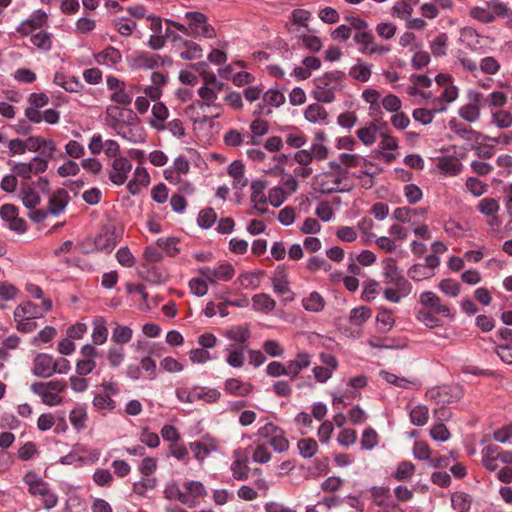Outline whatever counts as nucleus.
<instances>
[{"label": "nucleus", "instance_id": "1", "mask_svg": "<svg viewBox=\"0 0 512 512\" xmlns=\"http://www.w3.org/2000/svg\"><path fill=\"white\" fill-rule=\"evenodd\" d=\"M331 171L317 174L313 179V189L322 194L348 192L354 184L348 176V171L340 164L331 162Z\"/></svg>", "mask_w": 512, "mask_h": 512}, {"label": "nucleus", "instance_id": "2", "mask_svg": "<svg viewBox=\"0 0 512 512\" xmlns=\"http://www.w3.org/2000/svg\"><path fill=\"white\" fill-rule=\"evenodd\" d=\"M312 96L322 103H331L335 100L336 92L344 87V74L340 71H331L316 77L313 80Z\"/></svg>", "mask_w": 512, "mask_h": 512}, {"label": "nucleus", "instance_id": "3", "mask_svg": "<svg viewBox=\"0 0 512 512\" xmlns=\"http://www.w3.org/2000/svg\"><path fill=\"white\" fill-rule=\"evenodd\" d=\"M67 389L64 380H51L47 382H34L30 385L33 394L39 396L43 404L54 407L64 402L63 393Z\"/></svg>", "mask_w": 512, "mask_h": 512}, {"label": "nucleus", "instance_id": "4", "mask_svg": "<svg viewBox=\"0 0 512 512\" xmlns=\"http://www.w3.org/2000/svg\"><path fill=\"white\" fill-rule=\"evenodd\" d=\"M176 398L182 403L192 404L197 400L205 403H216L221 398V392L216 388L194 385L191 388L178 387L175 390Z\"/></svg>", "mask_w": 512, "mask_h": 512}, {"label": "nucleus", "instance_id": "5", "mask_svg": "<svg viewBox=\"0 0 512 512\" xmlns=\"http://www.w3.org/2000/svg\"><path fill=\"white\" fill-rule=\"evenodd\" d=\"M184 18L189 22L191 37L207 39L216 37V31L214 27L208 23V18L204 13L188 11L185 13Z\"/></svg>", "mask_w": 512, "mask_h": 512}, {"label": "nucleus", "instance_id": "6", "mask_svg": "<svg viewBox=\"0 0 512 512\" xmlns=\"http://www.w3.org/2000/svg\"><path fill=\"white\" fill-rule=\"evenodd\" d=\"M258 436L266 439L275 452L282 453L289 449V441L282 429L272 423H267L258 429Z\"/></svg>", "mask_w": 512, "mask_h": 512}, {"label": "nucleus", "instance_id": "7", "mask_svg": "<svg viewBox=\"0 0 512 512\" xmlns=\"http://www.w3.org/2000/svg\"><path fill=\"white\" fill-rule=\"evenodd\" d=\"M26 151L38 152L34 158H42L49 163L53 159L54 152L57 149L56 142L51 138L42 136H29L25 140Z\"/></svg>", "mask_w": 512, "mask_h": 512}, {"label": "nucleus", "instance_id": "8", "mask_svg": "<svg viewBox=\"0 0 512 512\" xmlns=\"http://www.w3.org/2000/svg\"><path fill=\"white\" fill-rule=\"evenodd\" d=\"M127 120L122 126H116L117 135L126 139L129 142L138 143L144 141V135L142 132V128L139 125V119L133 111L128 110Z\"/></svg>", "mask_w": 512, "mask_h": 512}, {"label": "nucleus", "instance_id": "9", "mask_svg": "<svg viewBox=\"0 0 512 512\" xmlns=\"http://www.w3.org/2000/svg\"><path fill=\"white\" fill-rule=\"evenodd\" d=\"M198 272L212 285L218 282H228L235 275V269L229 263H222L216 267L204 266L199 268Z\"/></svg>", "mask_w": 512, "mask_h": 512}, {"label": "nucleus", "instance_id": "10", "mask_svg": "<svg viewBox=\"0 0 512 512\" xmlns=\"http://www.w3.org/2000/svg\"><path fill=\"white\" fill-rule=\"evenodd\" d=\"M48 169V162L42 158H32L29 162H17L12 165L11 171L18 178L30 179L33 175H39Z\"/></svg>", "mask_w": 512, "mask_h": 512}, {"label": "nucleus", "instance_id": "11", "mask_svg": "<svg viewBox=\"0 0 512 512\" xmlns=\"http://www.w3.org/2000/svg\"><path fill=\"white\" fill-rule=\"evenodd\" d=\"M285 102V96L276 89H269L263 94L262 102L258 104L255 114L267 116L272 113V108H278Z\"/></svg>", "mask_w": 512, "mask_h": 512}, {"label": "nucleus", "instance_id": "12", "mask_svg": "<svg viewBox=\"0 0 512 512\" xmlns=\"http://www.w3.org/2000/svg\"><path fill=\"white\" fill-rule=\"evenodd\" d=\"M382 275L385 285L399 286L410 284L409 281L401 274L397 261L394 258H385L382 261Z\"/></svg>", "mask_w": 512, "mask_h": 512}, {"label": "nucleus", "instance_id": "13", "mask_svg": "<svg viewBox=\"0 0 512 512\" xmlns=\"http://www.w3.org/2000/svg\"><path fill=\"white\" fill-rule=\"evenodd\" d=\"M48 23V14L41 10H35L31 15L23 20L17 27V32L21 36H28L32 34L35 29L43 28Z\"/></svg>", "mask_w": 512, "mask_h": 512}, {"label": "nucleus", "instance_id": "14", "mask_svg": "<svg viewBox=\"0 0 512 512\" xmlns=\"http://www.w3.org/2000/svg\"><path fill=\"white\" fill-rule=\"evenodd\" d=\"M131 170L132 164L127 158L116 157L111 164L109 179L113 184L121 186L127 181L128 174Z\"/></svg>", "mask_w": 512, "mask_h": 512}, {"label": "nucleus", "instance_id": "15", "mask_svg": "<svg viewBox=\"0 0 512 512\" xmlns=\"http://www.w3.org/2000/svg\"><path fill=\"white\" fill-rule=\"evenodd\" d=\"M223 389L227 395L236 397H247L253 390L254 385L249 381H243L240 378L230 377L223 382Z\"/></svg>", "mask_w": 512, "mask_h": 512}, {"label": "nucleus", "instance_id": "16", "mask_svg": "<svg viewBox=\"0 0 512 512\" xmlns=\"http://www.w3.org/2000/svg\"><path fill=\"white\" fill-rule=\"evenodd\" d=\"M420 303L432 309L435 313L440 314L446 318H453L454 315L448 305L441 304V299L432 291L422 292L419 296Z\"/></svg>", "mask_w": 512, "mask_h": 512}, {"label": "nucleus", "instance_id": "17", "mask_svg": "<svg viewBox=\"0 0 512 512\" xmlns=\"http://www.w3.org/2000/svg\"><path fill=\"white\" fill-rule=\"evenodd\" d=\"M230 470L235 480L246 481L249 478V460L247 455L240 449L233 452V462L231 463Z\"/></svg>", "mask_w": 512, "mask_h": 512}, {"label": "nucleus", "instance_id": "18", "mask_svg": "<svg viewBox=\"0 0 512 512\" xmlns=\"http://www.w3.org/2000/svg\"><path fill=\"white\" fill-rule=\"evenodd\" d=\"M172 41L177 43L180 49L179 56L183 60H195L202 57L203 49L198 43L183 39L178 35H173Z\"/></svg>", "mask_w": 512, "mask_h": 512}, {"label": "nucleus", "instance_id": "19", "mask_svg": "<svg viewBox=\"0 0 512 512\" xmlns=\"http://www.w3.org/2000/svg\"><path fill=\"white\" fill-rule=\"evenodd\" d=\"M33 375L42 378H49L55 374L54 358L46 353H39L33 360Z\"/></svg>", "mask_w": 512, "mask_h": 512}, {"label": "nucleus", "instance_id": "20", "mask_svg": "<svg viewBox=\"0 0 512 512\" xmlns=\"http://www.w3.org/2000/svg\"><path fill=\"white\" fill-rule=\"evenodd\" d=\"M183 494L188 503H184L188 508H193L199 503V498L207 495V490L204 484L200 481L190 480L183 484Z\"/></svg>", "mask_w": 512, "mask_h": 512}, {"label": "nucleus", "instance_id": "21", "mask_svg": "<svg viewBox=\"0 0 512 512\" xmlns=\"http://www.w3.org/2000/svg\"><path fill=\"white\" fill-rule=\"evenodd\" d=\"M70 201L69 193L64 188H58L50 195L48 200V212L53 216L62 214Z\"/></svg>", "mask_w": 512, "mask_h": 512}, {"label": "nucleus", "instance_id": "22", "mask_svg": "<svg viewBox=\"0 0 512 512\" xmlns=\"http://www.w3.org/2000/svg\"><path fill=\"white\" fill-rule=\"evenodd\" d=\"M460 394L458 387L441 386L428 390L426 396L436 403L444 405L458 399Z\"/></svg>", "mask_w": 512, "mask_h": 512}, {"label": "nucleus", "instance_id": "23", "mask_svg": "<svg viewBox=\"0 0 512 512\" xmlns=\"http://www.w3.org/2000/svg\"><path fill=\"white\" fill-rule=\"evenodd\" d=\"M94 59L96 63L101 66H105L109 69H116L117 65L122 62V54L118 49L108 46L102 51L96 53L94 55Z\"/></svg>", "mask_w": 512, "mask_h": 512}, {"label": "nucleus", "instance_id": "24", "mask_svg": "<svg viewBox=\"0 0 512 512\" xmlns=\"http://www.w3.org/2000/svg\"><path fill=\"white\" fill-rule=\"evenodd\" d=\"M246 346L228 344L224 348L225 362L234 369H241L245 364Z\"/></svg>", "mask_w": 512, "mask_h": 512}, {"label": "nucleus", "instance_id": "25", "mask_svg": "<svg viewBox=\"0 0 512 512\" xmlns=\"http://www.w3.org/2000/svg\"><path fill=\"white\" fill-rule=\"evenodd\" d=\"M312 362V355L306 351L298 352L295 359L287 362L289 377L294 379L303 370L308 368Z\"/></svg>", "mask_w": 512, "mask_h": 512}, {"label": "nucleus", "instance_id": "26", "mask_svg": "<svg viewBox=\"0 0 512 512\" xmlns=\"http://www.w3.org/2000/svg\"><path fill=\"white\" fill-rule=\"evenodd\" d=\"M225 336L232 343L239 346H246L251 337V331L247 324L235 325L227 329Z\"/></svg>", "mask_w": 512, "mask_h": 512}, {"label": "nucleus", "instance_id": "27", "mask_svg": "<svg viewBox=\"0 0 512 512\" xmlns=\"http://www.w3.org/2000/svg\"><path fill=\"white\" fill-rule=\"evenodd\" d=\"M273 291L281 296L289 294L285 298V301H292L294 299V294L291 292L289 287V281L285 274L284 269L278 268L272 278Z\"/></svg>", "mask_w": 512, "mask_h": 512}, {"label": "nucleus", "instance_id": "28", "mask_svg": "<svg viewBox=\"0 0 512 512\" xmlns=\"http://www.w3.org/2000/svg\"><path fill=\"white\" fill-rule=\"evenodd\" d=\"M121 235L116 232V229H108L103 234H100L95 239L97 249L111 252L116 244L119 242Z\"/></svg>", "mask_w": 512, "mask_h": 512}, {"label": "nucleus", "instance_id": "29", "mask_svg": "<svg viewBox=\"0 0 512 512\" xmlns=\"http://www.w3.org/2000/svg\"><path fill=\"white\" fill-rule=\"evenodd\" d=\"M169 116V110L165 104L162 102H157L152 107V118L150 120V125L154 129L158 131H163L166 129V123Z\"/></svg>", "mask_w": 512, "mask_h": 512}, {"label": "nucleus", "instance_id": "30", "mask_svg": "<svg viewBox=\"0 0 512 512\" xmlns=\"http://www.w3.org/2000/svg\"><path fill=\"white\" fill-rule=\"evenodd\" d=\"M411 290V284H399V286L386 285L385 289L383 290V296L389 302L399 303L402 298L408 296L411 293Z\"/></svg>", "mask_w": 512, "mask_h": 512}, {"label": "nucleus", "instance_id": "31", "mask_svg": "<svg viewBox=\"0 0 512 512\" xmlns=\"http://www.w3.org/2000/svg\"><path fill=\"white\" fill-rule=\"evenodd\" d=\"M20 193L22 202L28 209L35 208L41 202V197L32 184L23 183L20 188Z\"/></svg>", "mask_w": 512, "mask_h": 512}, {"label": "nucleus", "instance_id": "32", "mask_svg": "<svg viewBox=\"0 0 512 512\" xmlns=\"http://www.w3.org/2000/svg\"><path fill=\"white\" fill-rule=\"evenodd\" d=\"M134 66L138 69H153L162 65L160 56L141 52L133 57Z\"/></svg>", "mask_w": 512, "mask_h": 512}, {"label": "nucleus", "instance_id": "33", "mask_svg": "<svg viewBox=\"0 0 512 512\" xmlns=\"http://www.w3.org/2000/svg\"><path fill=\"white\" fill-rule=\"evenodd\" d=\"M20 290L9 281H0V309H6V303L15 301Z\"/></svg>", "mask_w": 512, "mask_h": 512}, {"label": "nucleus", "instance_id": "34", "mask_svg": "<svg viewBox=\"0 0 512 512\" xmlns=\"http://www.w3.org/2000/svg\"><path fill=\"white\" fill-rule=\"evenodd\" d=\"M223 89L218 87H200L198 89V96L200 97L199 107L204 108L214 105L218 101L219 94Z\"/></svg>", "mask_w": 512, "mask_h": 512}, {"label": "nucleus", "instance_id": "35", "mask_svg": "<svg viewBox=\"0 0 512 512\" xmlns=\"http://www.w3.org/2000/svg\"><path fill=\"white\" fill-rule=\"evenodd\" d=\"M437 167L446 175L456 176L462 171L463 165L457 158L446 156L438 160Z\"/></svg>", "mask_w": 512, "mask_h": 512}, {"label": "nucleus", "instance_id": "36", "mask_svg": "<svg viewBox=\"0 0 512 512\" xmlns=\"http://www.w3.org/2000/svg\"><path fill=\"white\" fill-rule=\"evenodd\" d=\"M42 315L37 305L30 301L19 304L13 312L14 318H19L20 320L23 318L36 319Z\"/></svg>", "mask_w": 512, "mask_h": 512}, {"label": "nucleus", "instance_id": "37", "mask_svg": "<svg viewBox=\"0 0 512 512\" xmlns=\"http://www.w3.org/2000/svg\"><path fill=\"white\" fill-rule=\"evenodd\" d=\"M325 300L317 291L311 292L308 296L302 299V306L308 312L318 313L325 307Z\"/></svg>", "mask_w": 512, "mask_h": 512}, {"label": "nucleus", "instance_id": "38", "mask_svg": "<svg viewBox=\"0 0 512 512\" xmlns=\"http://www.w3.org/2000/svg\"><path fill=\"white\" fill-rule=\"evenodd\" d=\"M253 309L262 313H270L275 309L276 302L268 294L260 293L252 297Z\"/></svg>", "mask_w": 512, "mask_h": 512}, {"label": "nucleus", "instance_id": "39", "mask_svg": "<svg viewBox=\"0 0 512 512\" xmlns=\"http://www.w3.org/2000/svg\"><path fill=\"white\" fill-rule=\"evenodd\" d=\"M128 110H123L115 106H110L106 110L107 124L110 128L116 131V126L120 127L127 120Z\"/></svg>", "mask_w": 512, "mask_h": 512}, {"label": "nucleus", "instance_id": "40", "mask_svg": "<svg viewBox=\"0 0 512 512\" xmlns=\"http://www.w3.org/2000/svg\"><path fill=\"white\" fill-rule=\"evenodd\" d=\"M53 82L68 92H78L83 87L78 78L67 77L59 72L54 75Z\"/></svg>", "mask_w": 512, "mask_h": 512}, {"label": "nucleus", "instance_id": "41", "mask_svg": "<svg viewBox=\"0 0 512 512\" xmlns=\"http://www.w3.org/2000/svg\"><path fill=\"white\" fill-rule=\"evenodd\" d=\"M92 342L94 345H102L107 341L108 329L106 322L102 317L93 321Z\"/></svg>", "mask_w": 512, "mask_h": 512}, {"label": "nucleus", "instance_id": "42", "mask_svg": "<svg viewBox=\"0 0 512 512\" xmlns=\"http://www.w3.org/2000/svg\"><path fill=\"white\" fill-rule=\"evenodd\" d=\"M372 74L371 65L358 60L355 65L349 69V75L359 82H367Z\"/></svg>", "mask_w": 512, "mask_h": 512}, {"label": "nucleus", "instance_id": "43", "mask_svg": "<svg viewBox=\"0 0 512 512\" xmlns=\"http://www.w3.org/2000/svg\"><path fill=\"white\" fill-rule=\"evenodd\" d=\"M164 498L170 501H178L184 505L188 503L187 497L184 496L183 491L180 489L176 481H169L165 484L163 490Z\"/></svg>", "mask_w": 512, "mask_h": 512}, {"label": "nucleus", "instance_id": "44", "mask_svg": "<svg viewBox=\"0 0 512 512\" xmlns=\"http://www.w3.org/2000/svg\"><path fill=\"white\" fill-rule=\"evenodd\" d=\"M491 124L500 129L510 128L512 126V113L504 109L492 110Z\"/></svg>", "mask_w": 512, "mask_h": 512}, {"label": "nucleus", "instance_id": "45", "mask_svg": "<svg viewBox=\"0 0 512 512\" xmlns=\"http://www.w3.org/2000/svg\"><path fill=\"white\" fill-rule=\"evenodd\" d=\"M304 117L311 123H324L328 117V113L321 105L315 103L306 108Z\"/></svg>", "mask_w": 512, "mask_h": 512}, {"label": "nucleus", "instance_id": "46", "mask_svg": "<svg viewBox=\"0 0 512 512\" xmlns=\"http://www.w3.org/2000/svg\"><path fill=\"white\" fill-rule=\"evenodd\" d=\"M450 124L456 135L467 142L479 143L480 139L484 137L480 132H477L465 125H453V122H450Z\"/></svg>", "mask_w": 512, "mask_h": 512}, {"label": "nucleus", "instance_id": "47", "mask_svg": "<svg viewBox=\"0 0 512 512\" xmlns=\"http://www.w3.org/2000/svg\"><path fill=\"white\" fill-rule=\"evenodd\" d=\"M374 505L383 508L391 499L390 489L384 486H374L370 490Z\"/></svg>", "mask_w": 512, "mask_h": 512}, {"label": "nucleus", "instance_id": "48", "mask_svg": "<svg viewBox=\"0 0 512 512\" xmlns=\"http://www.w3.org/2000/svg\"><path fill=\"white\" fill-rule=\"evenodd\" d=\"M469 15L474 20L483 24H490L495 21V14L492 12V9L482 6H475L471 8Z\"/></svg>", "mask_w": 512, "mask_h": 512}, {"label": "nucleus", "instance_id": "49", "mask_svg": "<svg viewBox=\"0 0 512 512\" xmlns=\"http://www.w3.org/2000/svg\"><path fill=\"white\" fill-rule=\"evenodd\" d=\"M190 449L194 453V457L197 460L202 461L211 452L216 451L217 447L213 442L206 444L204 442L196 441V442L190 443Z\"/></svg>", "mask_w": 512, "mask_h": 512}, {"label": "nucleus", "instance_id": "50", "mask_svg": "<svg viewBox=\"0 0 512 512\" xmlns=\"http://www.w3.org/2000/svg\"><path fill=\"white\" fill-rule=\"evenodd\" d=\"M471 504L470 496L464 492H456L451 496V505L457 512L469 511Z\"/></svg>", "mask_w": 512, "mask_h": 512}, {"label": "nucleus", "instance_id": "51", "mask_svg": "<svg viewBox=\"0 0 512 512\" xmlns=\"http://www.w3.org/2000/svg\"><path fill=\"white\" fill-rule=\"evenodd\" d=\"M447 43H448V37L445 33H441L437 35L431 42H430V50L434 57H442L446 55L447 52Z\"/></svg>", "mask_w": 512, "mask_h": 512}, {"label": "nucleus", "instance_id": "52", "mask_svg": "<svg viewBox=\"0 0 512 512\" xmlns=\"http://www.w3.org/2000/svg\"><path fill=\"white\" fill-rule=\"evenodd\" d=\"M407 275L414 281H422L431 278L434 275V272L427 268V266L418 263L412 265L408 269Z\"/></svg>", "mask_w": 512, "mask_h": 512}, {"label": "nucleus", "instance_id": "53", "mask_svg": "<svg viewBox=\"0 0 512 512\" xmlns=\"http://www.w3.org/2000/svg\"><path fill=\"white\" fill-rule=\"evenodd\" d=\"M267 187V182L263 180H254L251 183V201L253 203H262L266 204L268 199L264 193V190Z\"/></svg>", "mask_w": 512, "mask_h": 512}, {"label": "nucleus", "instance_id": "54", "mask_svg": "<svg viewBox=\"0 0 512 512\" xmlns=\"http://www.w3.org/2000/svg\"><path fill=\"white\" fill-rule=\"evenodd\" d=\"M429 419V410L425 405H417L410 411V420L416 426H424Z\"/></svg>", "mask_w": 512, "mask_h": 512}, {"label": "nucleus", "instance_id": "55", "mask_svg": "<svg viewBox=\"0 0 512 512\" xmlns=\"http://www.w3.org/2000/svg\"><path fill=\"white\" fill-rule=\"evenodd\" d=\"M300 455L303 458H311L318 451V444L312 438L301 439L297 444Z\"/></svg>", "mask_w": 512, "mask_h": 512}, {"label": "nucleus", "instance_id": "56", "mask_svg": "<svg viewBox=\"0 0 512 512\" xmlns=\"http://www.w3.org/2000/svg\"><path fill=\"white\" fill-rule=\"evenodd\" d=\"M466 189L475 197H480L488 190V185L476 177H468L465 182Z\"/></svg>", "mask_w": 512, "mask_h": 512}, {"label": "nucleus", "instance_id": "57", "mask_svg": "<svg viewBox=\"0 0 512 512\" xmlns=\"http://www.w3.org/2000/svg\"><path fill=\"white\" fill-rule=\"evenodd\" d=\"M480 110L478 106L467 103L459 108V116L469 123H474L480 118Z\"/></svg>", "mask_w": 512, "mask_h": 512}, {"label": "nucleus", "instance_id": "58", "mask_svg": "<svg viewBox=\"0 0 512 512\" xmlns=\"http://www.w3.org/2000/svg\"><path fill=\"white\" fill-rule=\"evenodd\" d=\"M500 209L498 201L494 198H483L477 205V210L486 216H493Z\"/></svg>", "mask_w": 512, "mask_h": 512}, {"label": "nucleus", "instance_id": "59", "mask_svg": "<svg viewBox=\"0 0 512 512\" xmlns=\"http://www.w3.org/2000/svg\"><path fill=\"white\" fill-rule=\"evenodd\" d=\"M30 40L34 46L44 51H49L52 47V35L47 32L40 31L33 34Z\"/></svg>", "mask_w": 512, "mask_h": 512}, {"label": "nucleus", "instance_id": "60", "mask_svg": "<svg viewBox=\"0 0 512 512\" xmlns=\"http://www.w3.org/2000/svg\"><path fill=\"white\" fill-rule=\"evenodd\" d=\"M419 3V0H399L393 6V12L398 17L403 18L407 15H411L414 11V7Z\"/></svg>", "mask_w": 512, "mask_h": 512}, {"label": "nucleus", "instance_id": "61", "mask_svg": "<svg viewBox=\"0 0 512 512\" xmlns=\"http://www.w3.org/2000/svg\"><path fill=\"white\" fill-rule=\"evenodd\" d=\"M69 420L75 429H83L87 420L86 410L83 407H76L72 409L69 413Z\"/></svg>", "mask_w": 512, "mask_h": 512}, {"label": "nucleus", "instance_id": "62", "mask_svg": "<svg viewBox=\"0 0 512 512\" xmlns=\"http://www.w3.org/2000/svg\"><path fill=\"white\" fill-rule=\"evenodd\" d=\"M361 448L365 450H372L379 443V436L373 428H366L361 437Z\"/></svg>", "mask_w": 512, "mask_h": 512}, {"label": "nucleus", "instance_id": "63", "mask_svg": "<svg viewBox=\"0 0 512 512\" xmlns=\"http://www.w3.org/2000/svg\"><path fill=\"white\" fill-rule=\"evenodd\" d=\"M132 335L133 331L131 328L117 324L112 332V341L117 344H125L131 340Z\"/></svg>", "mask_w": 512, "mask_h": 512}, {"label": "nucleus", "instance_id": "64", "mask_svg": "<svg viewBox=\"0 0 512 512\" xmlns=\"http://www.w3.org/2000/svg\"><path fill=\"white\" fill-rule=\"evenodd\" d=\"M508 101L507 94L502 91H493L486 97V102L491 109H502Z\"/></svg>", "mask_w": 512, "mask_h": 512}]
</instances>
